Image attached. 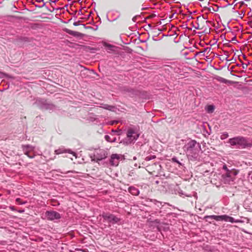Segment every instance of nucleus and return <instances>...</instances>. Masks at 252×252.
Segmentation results:
<instances>
[{"instance_id":"obj_1","label":"nucleus","mask_w":252,"mask_h":252,"mask_svg":"<svg viewBox=\"0 0 252 252\" xmlns=\"http://www.w3.org/2000/svg\"><path fill=\"white\" fill-rule=\"evenodd\" d=\"M186 153L189 159L196 160L201 150V145L194 140L189 142L186 145Z\"/></svg>"},{"instance_id":"obj_2","label":"nucleus","mask_w":252,"mask_h":252,"mask_svg":"<svg viewBox=\"0 0 252 252\" xmlns=\"http://www.w3.org/2000/svg\"><path fill=\"white\" fill-rule=\"evenodd\" d=\"M229 143L231 146H234L238 145L242 148H245L251 146L248 140L242 136H238L229 139Z\"/></svg>"},{"instance_id":"obj_3","label":"nucleus","mask_w":252,"mask_h":252,"mask_svg":"<svg viewBox=\"0 0 252 252\" xmlns=\"http://www.w3.org/2000/svg\"><path fill=\"white\" fill-rule=\"evenodd\" d=\"M237 174V171L232 169L230 171L223 173L222 177L225 183L230 184L234 181Z\"/></svg>"},{"instance_id":"obj_4","label":"nucleus","mask_w":252,"mask_h":252,"mask_svg":"<svg viewBox=\"0 0 252 252\" xmlns=\"http://www.w3.org/2000/svg\"><path fill=\"white\" fill-rule=\"evenodd\" d=\"M124 159V157L122 155L114 154L111 156L110 163L113 166L118 165L121 160Z\"/></svg>"},{"instance_id":"obj_5","label":"nucleus","mask_w":252,"mask_h":252,"mask_svg":"<svg viewBox=\"0 0 252 252\" xmlns=\"http://www.w3.org/2000/svg\"><path fill=\"white\" fill-rule=\"evenodd\" d=\"M102 216L104 220L112 223H116L119 221L120 219L112 214L103 213Z\"/></svg>"},{"instance_id":"obj_6","label":"nucleus","mask_w":252,"mask_h":252,"mask_svg":"<svg viewBox=\"0 0 252 252\" xmlns=\"http://www.w3.org/2000/svg\"><path fill=\"white\" fill-rule=\"evenodd\" d=\"M45 216L48 220H58L61 218L60 214L55 211H46Z\"/></svg>"},{"instance_id":"obj_7","label":"nucleus","mask_w":252,"mask_h":252,"mask_svg":"<svg viewBox=\"0 0 252 252\" xmlns=\"http://www.w3.org/2000/svg\"><path fill=\"white\" fill-rule=\"evenodd\" d=\"M139 136V134L133 129H130L127 131V137L129 142L136 140L138 138Z\"/></svg>"},{"instance_id":"obj_8","label":"nucleus","mask_w":252,"mask_h":252,"mask_svg":"<svg viewBox=\"0 0 252 252\" xmlns=\"http://www.w3.org/2000/svg\"><path fill=\"white\" fill-rule=\"evenodd\" d=\"M64 152H67L68 153H70L72 155L73 157H74L75 158H77V156L75 153L72 152L70 150H64L62 149H59L58 150H55V153L57 155H59L60 154H62Z\"/></svg>"},{"instance_id":"obj_9","label":"nucleus","mask_w":252,"mask_h":252,"mask_svg":"<svg viewBox=\"0 0 252 252\" xmlns=\"http://www.w3.org/2000/svg\"><path fill=\"white\" fill-rule=\"evenodd\" d=\"M207 217L214 219V220H215L217 221L224 220V219H225V215H222V216L212 215V216H207Z\"/></svg>"},{"instance_id":"obj_10","label":"nucleus","mask_w":252,"mask_h":252,"mask_svg":"<svg viewBox=\"0 0 252 252\" xmlns=\"http://www.w3.org/2000/svg\"><path fill=\"white\" fill-rule=\"evenodd\" d=\"M128 190L129 192L133 195H137L139 193L138 189L133 187H129Z\"/></svg>"},{"instance_id":"obj_11","label":"nucleus","mask_w":252,"mask_h":252,"mask_svg":"<svg viewBox=\"0 0 252 252\" xmlns=\"http://www.w3.org/2000/svg\"><path fill=\"white\" fill-rule=\"evenodd\" d=\"M215 110V107L213 105H209L205 107V110L209 113H212Z\"/></svg>"},{"instance_id":"obj_12","label":"nucleus","mask_w":252,"mask_h":252,"mask_svg":"<svg viewBox=\"0 0 252 252\" xmlns=\"http://www.w3.org/2000/svg\"><path fill=\"white\" fill-rule=\"evenodd\" d=\"M224 221H229V222H230L232 223L234 222H238V221H237V220H235L233 218L228 216L227 215H225Z\"/></svg>"},{"instance_id":"obj_13","label":"nucleus","mask_w":252,"mask_h":252,"mask_svg":"<svg viewBox=\"0 0 252 252\" xmlns=\"http://www.w3.org/2000/svg\"><path fill=\"white\" fill-rule=\"evenodd\" d=\"M100 152L101 156L100 157H97V159L101 160L106 158L107 154L104 151H99Z\"/></svg>"},{"instance_id":"obj_14","label":"nucleus","mask_w":252,"mask_h":252,"mask_svg":"<svg viewBox=\"0 0 252 252\" xmlns=\"http://www.w3.org/2000/svg\"><path fill=\"white\" fill-rule=\"evenodd\" d=\"M105 139L107 141L110 142H113L116 140V138L115 137L111 138L110 136L108 135H106L105 136Z\"/></svg>"},{"instance_id":"obj_15","label":"nucleus","mask_w":252,"mask_h":252,"mask_svg":"<svg viewBox=\"0 0 252 252\" xmlns=\"http://www.w3.org/2000/svg\"><path fill=\"white\" fill-rule=\"evenodd\" d=\"M193 27H194V28L195 29H196V30H203V27L201 25H200L198 23H195V25H193Z\"/></svg>"},{"instance_id":"obj_16","label":"nucleus","mask_w":252,"mask_h":252,"mask_svg":"<svg viewBox=\"0 0 252 252\" xmlns=\"http://www.w3.org/2000/svg\"><path fill=\"white\" fill-rule=\"evenodd\" d=\"M228 137V134L227 132H225L221 134L220 138L221 140H224Z\"/></svg>"},{"instance_id":"obj_17","label":"nucleus","mask_w":252,"mask_h":252,"mask_svg":"<svg viewBox=\"0 0 252 252\" xmlns=\"http://www.w3.org/2000/svg\"><path fill=\"white\" fill-rule=\"evenodd\" d=\"M102 107H103V108H104L105 109H107V110H112V109H113V108H114L113 107L108 105L107 104L104 105L103 106H102Z\"/></svg>"},{"instance_id":"obj_18","label":"nucleus","mask_w":252,"mask_h":252,"mask_svg":"<svg viewBox=\"0 0 252 252\" xmlns=\"http://www.w3.org/2000/svg\"><path fill=\"white\" fill-rule=\"evenodd\" d=\"M177 31H179L178 27H176L174 25V36H175V35H176V36H177L178 35H179V33H177Z\"/></svg>"},{"instance_id":"obj_19","label":"nucleus","mask_w":252,"mask_h":252,"mask_svg":"<svg viewBox=\"0 0 252 252\" xmlns=\"http://www.w3.org/2000/svg\"><path fill=\"white\" fill-rule=\"evenodd\" d=\"M222 169L225 171V172H227L228 171H231V170H229L226 165L225 164L223 165Z\"/></svg>"},{"instance_id":"obj_20","label":"nucleus","mask_w":252,"mask_h":252,"mask_svg":"<svg viewBox=\"0 0 252 252\" xmlns=\"http://www.w3.org/2000/svg\"><path fill=\"white\" fill-rule=\"evenodd\" d=\"M25 148H26L29 151H32L33 150V147L30 145L25 146Z\"/></svg>"},{"instance_id":"obj_21","label":"nucleus","mask_w":252,"mask_h":252,"mask_svg":"<svg viewBox=\"0 0 252 252\" xmlns=\"http://www.w3.org/2000/svg\"><path fill=\"white\" fill-rule=\"evenodd\" d=\"M211 48L210 47H207V48H205L204 50L203 51H202V52H209L210 51H211Z\"/></svg>"},{"instance_id":"obj_22","label":"nucleus","mask_w":252,"mask_h":252,"mask_svg":"<svg viewBox=\"0 0 252 252\" xmlns=\"http://www.w3.org/2000/svg\"><path fill=\"white\" fill-rule=\"evenodd\" d=\"M220 81L221 82L224 83H226L227 82V80H226L225 79L222 78H221V79L220 80Z\"/></svg>"},{"instance_id":"obj_23","label":"nucleus","mask_w":252,"mask_h":252,"mask_svg":"<svg viewBox=\"0 0 252 252\" xmlns=\"http://www.w3.org/2000/svg\"><path fill=\"white\" fill-rule=\"evenodd\" d=\"M16 202H17L18 204H23V203L21 202V201H20V198H17V199H16Z\"/></svg>"},{"instance_id":"obj_24","label":"nucleus","mask_w":252,"mask_h":252,"mask_svg":"<svg viewBox=\"0 0 252 252\" xmlns=\"http://www.w3.org/2000/svg\"><path fill=\"white\" fill-rule=\"evenodd\" d=\"M242 66H243V68L246 69L247 68L248 64H245V63H242Z\"/></svg>"},{"instance_id":"obj_25","label":"nucleus","mask_w":252,"mask_h":252,"mask_svg":"<svg viewBox=\"0 0 252 252\" xmlns=\"http://www.w3.org/2000/svg\"><path fill=\"white\" fill-rule=\"evenodd\" d=\"M183 0H174V3H180Z\"/></svg>"},{"instance_id":"obj_26","label":"nucleus","mask_w":252,"mask_h":252,"mask_svg":"<svg viewBox=\"0 0 252 252\" xmlns=\"http://www.w3.org/2000/svg\"><path fill=\"white\" fill-rule=\"evenodd\" d=\"M25 154L27 155L30 158H33V156H29L28 155V151H25Z\"/></svg>"},{"instance_id":"obj_27","label":"nucleus","mask_w":252,"mask_h":252,"mask_svg":"<svg viewBox=\"0 0 252 252\" xmlns=\"http://www.w3.org/2000/svg\"><path fill=\"white\" fill-rule=\"evenodd\" d=\"M228 55L227 54H226V55L225 60L227 61H230L232 60H228Z\"/></svg>"},{"instance_id":"obj_28","label":"nucleus","mask_w":252,"mask_h":252,"mask_svg":"<svg viewBox=\"0 0 252 252\" xmlns=\"http://www.w3.org/2000/svg\"><path fill=\"white\" fill-rule=\"evenodd\" d=\"M181 12L180 10H178V11H176V10H174V14H175L176 13H180Z\"/></svg>"},{"instance_id":"obj_29","label":"nucleus","mask_w":252,"mask_h":252,"mask_svg":"<svg viewBox=\"0 0 252 252\" xmlns=\"http://www.w3.org/2000/svg\"><path fill=\"white\" fill-rule=\"evenodd\" d=\"M208 21H206V20H204V19H203V20H202V23H206V24H207V23H208Z\"/></svg>"},{"instance_id":"obj_30","label":"nucleus","mask_w":252,"mask_h":252,"mask_svg":"<svg viewBox=\"0 0 252 252\" xmlns=\"http://www.w3.org/2000/svg\"><path fill=\"white\" fill-rule=\"evenodd\" d=\"M174 162H177L178 163V161L175 158H174Z\"/></svg>"},{"instance_id":"obj_31","label":"nucleus","mask_w":252,"mask_h":252,"mask_svg":"<svg viewBox=\"0 0 252 252\" xmlns=\"http://www.w3.org/2000/svg\"><path fill=\"white\" fill-rule=\"evenodd\" d=\"M173 16V14H172L170 16V17H172Z\"/></svg>"},{"instance_id":"obj_32","label":"nucleus","mask_w":252,"mask_h":252,"mask_svg":"<svg viewBox=\"0 0 252 252\" xmlns=\"http://www.w3.org/2000/svg\"><path fill=\"white\" fill-rule=\"evenodd\" d=\"M176 18H177V17H174V20H175Z\"/></svg>"},{"instance_id":"obj_33","label":"nucleus","mask_w":252,"mask_h":252,"mask_svg":"<svg viewBox=\"0 0 252 252\" xmlns=\"http://www.w3.org/2000/svg\"><path fill=\"white\" fill-rule=\"evenodd\" d=\"M174 47H176H176H177V45H176V46H174Z\"/></svg>"},{"instance_id":"obj_34","label":"nucleus","mask_w":252,"mask_h":252,"mask_svg":"<svg viewBox=\"0 0 252 252\" xmlns=\"http://www.w3.org/2000/svg\"><path fill=\"white\" fill-rule=\"evenodd\" d=\"M175 42H178V41H174Z\"/></svg>"}]
</instances>
